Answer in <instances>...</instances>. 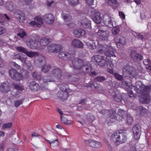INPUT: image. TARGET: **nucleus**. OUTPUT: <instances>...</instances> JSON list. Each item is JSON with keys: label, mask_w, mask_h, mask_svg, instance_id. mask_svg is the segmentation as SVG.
Masks as SVG:
<instances>
[{"label": "nucleus", "mask_w": 151, "mask_h": 151, "mask_svg": "<svg viewBox=\"0 0 151 151\" xmlns=\"http://www.w3.org/2000/svg\"><path fill=\"white\" fill-rule=\"evenodd\" d=\"M127 139V136L125 134L120 132L115 133L111 135L110 141L113 145L117 146L125 143Z\"/></svg>", "instance_id": "nucleus-1"}, {"label": "nucleus", "mask_w": 151, "mask_h": 151, "mask_svg": "<svg viewBox=\"0 0 151 151\" xmlns=\"http://www.w3.org/2000/svg\"><path fill=\"white\" fill-rule=\"evenodd\" d=\"M106 47H105V48L108 49V50L104 52L105 55L108 57V58H106V61L108 62L107 66L108 68L109 69H111L113 68L114 66V64L112 63L113 59H111L110 57L111 56L116 57V56L114 53L113 49L112 47L110 45L109 46L108 45H106Z\"/></svg>", "instance_id": "nucleus-2"}, {"label": "nucleus", "mask_w": 151, "mask_h": 151, "mask_svg": "<svg viewBox=\"0 0 151 151\" xmlns=\"http://www.w3.org/2000/svg\"><path fill=\"white\" fill-rule=\"evenodd\" d=\"M135 69L130 66H125L122 69V74L124 77H134L135 76Z\"/></svg>", "instance_id": "nucleus-3"}, {"label": "nucleus", "mask_w": 151, "mask_h": 151, "mask_svg": "<svg viewBox=\"0 0 151 151\" xmlns=\"http://www.w3.org/2000/svg\"><path fill=\"white\" fill-rule=\"evenodd\" d=\"M86 65L87 64H83V62L81 60L75 58L72 60L71 66L73 68L74 72H76L78 70L81 69Z\"/></svg>", "instance_id": "nucleus-4"}, {"label": "nucleus", "mask_w": 151, "mask_h": 151, "mask_svg": "<svg viewBox=\"0 0 151 151\" xmlns=\"http://www.w3.org/2000/svg\"><path fill=\"white\" fill-rule=\"evenodd\" d=\"M129 88L132 90L134 89V90H137V89L140 91L146 92L149 91L150 90L148 86H146L142 84L140 81H137L136 82L135 86L131 85L129 86Z\"/></svg>", "instance_id": "nucleus-5"}, {"label": "nucleus", "mask_w": 151, "mask_h": 151, "mask_svg": "<svg viewBox=\"0 0 151 151\" xmlns=\"http://www.w3.org/2000/svg\"><path fill=\"white\" fill-rule=\"evenodd\" d=\"M99 113L104 115V117L106 116L107 117H110L113 119L116 118L117 114L115 110L111 109L108 110L103 109L99 112Z\"/></svg>", "instance_id": "nucleus-6"}, {"label": "nucleus", "mask_w": 151, "mask_h": 151, "mask_svg": "<svg viewBox=\"0 0 151 151\" xmlns=\"http://www.w3.org/2000/svg\"><path fill=\"white\" fill-rule=\"evenodd\" d=\"M9 73L11 77L16 81H19L22 80L23 78L22 74L14 69H12L9 70Z\"/></svg>", "instance_id": "nucleus-7"}, {"label": "nucleus", "mask_w": 151, "mask_h": 151, "mask_svg": "<svg viewBox=\"0 0 151 151\" xmlns=\"http://www.w3.org/2000/svg\"><path fill=\"white\" fill-rule=\"evenodd\" d=\"M110 34L109 31L101 29H99V32H97L98 37L101 40H107Z\"/></svg>", "instance_id": "nucleus-8"}, {"label": "nucleus", "mask_w": 151, "mask_h": 151, "mask_svg": "<svg viewBox=\"0 0 151 151\" xmlns=\"http://www.w3.org/2000/svg\"><path fill=\"white\" fill-rule=\"evenodd\" d=\"M62 16L64 20L65 24L69 27L73 26V24L72 23V18L71 16L68 13H63L62 14Z\"/></svg>", "instance_id": "nucleus-9"}, {"label": "nucleus", "mask_w": 151, "mask_h": 151, "mask_svg": "<svg viewBox=\"0 0 151 151\" xmlns=\"http://www.w3.org/2000/svg\"><path fill=\"white\" fill-rule=\"evenodd\" d=\"M114 40L118 48L122 47L126 44V39L124 37L118 35L115 38Z\"/></svg>", "instance_id": "nucleus-10"}, {"label": "nucleus", "mask_w": 151, "mask_h": 151, "mask_svg": "<svg viewBox=\"0 0 151 151\" xmlns=\"http://www.w3.org/2000/svg\"><path fill=\"white\" fill-rule=\"evenodd\" d=\"M79 24L82 27L88 29L91 28V21L85 17H83L80 20Z\"/></svg>", "instance_id": "nucleus-11"}, {"label": "nucleus", "mask_w": 151, "mask_h": 151, "mask_svg": "<svg viewBox=\"0 0 151 151\" xmlns=\"http://www.w3.org/2000/svg\"><path fill=\"white\" fill-rule=\"evenodd\" d=\"M132 130L134 138L137 140L139 139L141 134V127L138 125H136L133 127Z\"/></svg>", "instance_id": "nucleus-12"}, {"label": "nucleus", "mask_w": 151, "mask_h": 151, "mask_svg": "<svg viewBox=\"0 0 151 151\" xmlns=\"http://www.w3.org/2000/svg\"><path fill=\"white\" fill-rule=\"evenodd\" d=\"M84 142L87 145L96 148L100 147L101 146V144L99 142L92 139L85 140Z\"/></svg>", "instance_id": "nucleus-13"}, {"label": "nucleus", "mask_w": 151, "mask_h": 151, "mask_svg": "<svg viewBox=\"0 0 151 151\" xmlns=\"http://www.w3.org/2000/svg\"><path fill=\"white\" fill-rule=\"evenodd\" d=\"M38 42L37 41L30 40L27 43V45L29 48L33 50L38 49L41 50L43 49L44 48L41 47L40 46H38Z\"/></svg>", "instance_id": "nucleus-14"}, {"label": "nucleus", "mask_w": 151, "mask_h": 151, "mask_svg": "<svg viewBox=\"0 0 151 151\" xmlns=\"http://www.w3.org/2000/svg\"><path fill=\"white\" fill-rule=\"evenodd\" d=\"M61 71L59 68L54 69L52 71L51 76L55 79H60L61 77Z\"/></svg>", "instance_id": "nucleus-15"}, {"label": "nucleus", "mask_w": 151, "mask_h": 151, "mask_svg": "<svg viewBox=\"0 0 151 151\" xmlns=\"http://www.w3.org/2000/svg\"><path fill=\"white\" fill-rule=\"evenodd\" d=\"M94 59L97 62L99 63V65L103 66L106 64V61L104 56L100 55H96L94 56Z\"/></svg>", "instance_id": "nucleus-16"}, {"label": "nucleus", "mask_w": 151, "mask_h": 151, "mask_svg": "<svg viewBox=\"0 0 151 151\" xmlns=\"http://www.w3.org/2000/svg\"><path fill=\"white\" fill-rule=\"evenodd\" d=\"M96 119L95 117L91 113H89L86 116L84 123L87 124H90Z\"/></svg>", "instance_id": "nucleus-17"}, {"label": "nucleus", "mask_w": 151, "mask_h": 151, "mask_svg": "<svg viewBox=\"0 0 151 151\" xmlns=\"http://www.w3.org/2000/svg\"><path fill=\"white\" fill-rule=\"evenodd\" d=\"M15 16L20 22H23L25 19V17L24 14L21 11H16L14 13Z\"/></svg>", "instance_id": "nucleus-18"}, {"label": "nucleus", "mask_w": 151, "mask_h": 151, "mask_svg": "<svg viewBox=\"0 0 151 151\" xmlns=\"http://www.w3.org/2000/svg\"><path fill=\"white\" fill-rule=\"evenodd\" d=\"M30 24L33 25H36L37 27H39L43 24L42 18L40 17H37L35 18L34 21L31 22Z\"/></svg>", "instance_id": "nucleus-19"}, {"label": "nucleus", "mask_w": 151, "mask_h": 151, "mask_svg": "<svg viewBox=\"0 0 151 151\" xmlns=\"http://www.w3.org/2000/svg\"><path fill=\"white\" fill-rule=\"evenodd\" d=\"M103 19L105 24L109 27L113 26L112 22L111 17L108 14L104 15Z\"/></svg>", "instance_id": "nucleus-20"}, {"label": "nucleus", "mask_w": 151, "mask_h": 151, "mask_svg": "<svg viewBox=\"0 0 151 151\" xmlns=\"http://www.w3.org/2000/svg\"><path fill=\"white\" fill-rule=\"evenodd\" d=\"M10 89L8 83H2L0 86V90L3 93H6L10 91Z\"/></svg>", "instance_id": "nucleus-21"}, {"label": "nucleus", "mask_w": 151, "mask_h": 151, "mask_svg": "<svg viewBox=\"0 0 151 151\" xmlns=\"http://www.w3.org/2000/svg\"><path fill=\"white\" fill-rule=\"evenodd\" d=\"M44 19L47 23L51 24L54 21V17L51 14H48L45 15L44 17Z\"/></svg>", "instance_id": "nucleus-22"}, {"label": "nucleus", "mask_w": 151, "mask_h": 151, "mask_svg": "<svg viewBox=\"0 0 151 151\" xmlns=\"http://www.w3.org/2000/svg\"><path fill=\"white\" fill-rule=\"evenodd\" d=\"M93 21L96 23L99 24L102 20V17L101 16V14L98 12L95 13L94 15L92 18Z\"/></svg>", "instance_id": "nucleus-23"}, {"label": "nucleus", "mask_w": 151, "mask_h": 151, "mask_svg": "<svg viewBox=\"0 0 151 151\" xmlns=\"http://www.w3.org/2000/svg\"><path fill=\"white\" fill-rule=\"evenodd\" d=\"M73 33L76 37H79L84 35L86 34V32L81 29H75L73 31Z\"/></svg>", "instance_id": "nucleus-24"}, {"label": "nucleus", "mask_w": 151, "mask_h": 151, "mask_svg": "<svg viewBox=\"0 0 151 151\" xmlns=\"http://www.w3.org/2000/svg\"><path fill=\"white\" fill-rule=\"evenodd\" d=\"M44 138L47 142L49 143L50 145L54 148H56L59 146V143L58 139H56L55 140L50 141L45 138Z\"/></svg>", "instance_id": "nucleus-25"}, {"label": "nucleus", "mask_w": 151, "mask_h": 151, "mask_svg": "<svg viewBox=\"0 0 151 151\" xmlns=\"http://www.w3.org/2000/svg\"><path fill=\"white\" fill-rule=\"evenodd\" d=\"M51 42V40L46 37L42 38L40 41V44L41 46L45 47L46 46Z\"/></svg>", "instance_id": "nucleus-26"}, {"label": "nucleus", "mask_w": 151, "mask_h": 151, "mask_svg": "<svg viewBox=\"0 0 151 151\" xmlns=\"http://www.w3.org/2000/svg\"><path fill=\"white\" fill-rule=\"evenodd\" d=\"M29 86L31 90L34 91H37L40 89L39 85L34 81L30 83Z\"/></svg>", "instance_id": "nucleus-27"}, {"label": "nucleus", "mask_w": 151, "mask_h": 151, "mask_svg": "<svg viewBox=\"0 0 151 151\" xmlns=\"http://www.w3.org/2000/svg\"><path fill=\"white\" fill-rule=\"evenodd\" d=\"M72 45L74 47L77 48H81L83 46L81 42L78 40L74 39L72 42Z\"/></svg>", "instance_id": "nucleus-28"}, {"label": "nucleus", "mask_w": 151, "mask_h": 151, "mask_svg": "<svg viewBox=\"0 0 151 151\" xmlns=\"http://www.w3.org/2000/svg\"><path fill=\"white\" fill-rule=\"evenodd\" d=\"M58 56L61 58L66 59H69L72 55L70 53L65 52H62L58 54Z\"/></svg>", "instance_id": "nucleus-29"}, {"label": "nucleus", "mask_w": 151, "mask_h": 151, "mask_svg": "<svg viewBox=\"0 0 151 151\" xmlns=\"http://www.w3.org/2000/svg\"><path fill=\"white\" fill-rule=\"evenodd\" d=\"M58 96L61 100H63L66 99L68 96V94L66 91H61L58 93Z\"/></svg>", "instance_id": "nucleus-30"}, {"label": "nucleus", "mask_w": 151, "mask_h": 151, "mask_svg": "<svg viewBox=\"0 0 151 151\" xmlns=\"http://www.w3.org/2000/svg\"><path fill=\"white\" fill-rule=\"evenodd\" d=\"M150 98L148 94L142 95L139 99L140 101L143 103H147L149 102Z\"/></svg>", "instance_id": "nucleus-31"}, {"label": "nucleus", "mask_w": 151, "mask_h": 151, "mask_svg": "<svg viewBox=\"0 0 151 151\" xmlns=\"http://www.w3.org/2000/svg\"><path fill=\"white\" fill-rule=\"evenodd\" d=\"M51 68V67L50 65L45 63L42 66L41 70L44 73H47L50 70Z\"/></svg>", "instance_id": "nucleus-32"}, {"label": "nucleus", "mask_w": 151, "mask_h": 151, "mask_svg": "<svg viewBox=\"0 0 151 151\" xmlns=\"http://www.w3.org/2000/svg\"><path fill=\"white\" fill-rule=\"evenodd\" d=\"M5 6L8 10L11 11H13L15 8V6L14 4L9 1L6 2Z\"/></svg>", "instance_id": "nucleus-33"}, {"label": "nucleus", "mask_w": 151, "mask_h": 151, "mask_svg": "<svg viewBox=\"0 0 151 151\" xmlns=\"http://www.w3.org/2000/svg\"><path fill=\"white\" fill-rule=\"evenodd\" d=\"M61 122L66 125H70L73 123V122L71 120H68V119L64 116V115L61 117Z\"/></svg>", "instance_id": "nucleus-34"}, {"label": "nucleus", "mask_w": 151, "mask_h": 151, "mask_svg": "<svg viewBox=\"0 0 151 151\" xmlns=\"http://www.w3.org/2000/svg\"><path fill=\"white\" fill-rule=\"evenodd\" d=\"M143 63L147 69L151 70V62L150 60L148 59L144 60Z\"/></svg>", "instance_id": "nucleus-35"}, {"label": "nucleus", "mask_w": 151, "mask_h": 151, "mask_svg": "<svg viewBox=\"0 0 151 151\" xmlns=\"http://www.w3.org/2000/svg\"><path fill=\"white\" fill-rule=\"evenodd\" d=\"M25 54L30 58H32L38 56L39 55L38 52H36L28 51L27 50Z\"/></svg>", "instance_id": "nucleus-36"}, {"label": "nucleus", "mask_w": 151, "mask_h": 151, "mask_svg": "<svg viewBox=\"0 0 151 151\" xmlns=\"http://www.w3.org/2000/svg\"><path fill=\"white\" fill-rule=\"evenodd\" d=\"M55 44H51L47 47V49L48 51L50 52H55L59 51L58 50H55Z\"/></svg>", "instance_id": "nucleus-37"}, {"label": "nucleus", "mask_w": 151, "mask_h": 151, "mask_svg": "<svg viewBox=\"0 0 151 151\" xmlns=\"http://www.w3.org/2000/svg\"><path fill=\"white\" fill-rule=\"evenodd\" d=\"M107 3L110 6L114 7L118 5V3L117 0H108Z\"/></svg>", "instance_id": "nucleus-38"}, {"label": "nucleus", "mask_w": 151, "mask_h": 151, "mask_svg": "<svg viewBox=\"0 0 151 151\" xmlns=\"http://www.w3.org/2000/svg\"><path fill=\"white\" fill-rule=\"evenodd\" d=\"M50 76H46L43 77V81L44 82H52L54 81V78L51 76L50 74Z\"/></svg>", "instance_id": "nucleus-39"}, {"label": "nucleus", "mask_w": 151, "mask_h": 151, "mask_svg": "<svg viewBox=\"0 0 151 151\" xmlns=\"http://www.w3.org/2000/svg\"><path fill=\"white\" fill-rule=\"evenodd\" d=\"M13 85L14 87L16 89L21 91H23L24 89L23 86L21 84H17L13 83Z\"/></svg>", "instance_id": "nucleus-40"}, {"label": "nucleus", "mask_w": 151, "mask_h": 151, "mask_svg": "<svg viewBox=\"0 0 151 151\" xmlns=\"http://www.w3.org/2000/svg\"><path fill=\"white\" fill-rule=\"evenodd\" d=\"M128 92L129 96L131 97H133L136 93L137 91L134 90V89L132 90V89H130L129 88V86H128Z\"/></svg>", "instance_id": "nucleus-41"}, {"label": "nucleus", "mask_w": 151, "mask_h": 151, "mask_svg": "<svg viewBox=\"0 0 151 151\" xmlns=\"http://www.w3.org/2000/svg\"><path fill=\"white\" fill-rule=\"evenodd\" d=\"M69 4L72 6H75L79 4L78 0H67Z\"/></svg>", "instance_id": "nucleus-42"}, {"label": "nucleus", "mask_w": 151, "mask_h": 151, "mask_svg": "<svg viewBox=\"0 0 151 151\" xmlns=\"http://www.w3.org/2000/svg\"><path fill=\"white\" fill-rule=\"evenodd\" d=\"M119 31V27H115L112 29V33L114 35H116L118 34Z\"/></svg>", "instance_id": "nucleus-43"}, {"label": "nucleus", "mask_w": 151, "mask_h": 151, "mask_svg": "<svg viewBox=\"0 0 151 151\" xmlns=\"http://www.w3.org/2000/svg\"><path fill=\"white\" fill-rule=\"evenodd\" d=\"M127 114V112L126 111L120 109L119 110L118 113V115L121 117L125 116Z\"/></svg>", "instance_id": "nucleus-44"}, {"label": "nucleus", "mask_w": 151, "mask_h": 151, "mask_svg": "<svg viewBox=\"0 0 151 151\" xmlns=\"http://www.w3.org/2000/svg\"><path fill=\"white\" fill-rule=\"evenodd\" d=\"M59 87L62 91H65L68 88V86L66 84H61L59 86Z\"/></svg>", "instance_id": "nucleus-45"}, {"label": "nucleus", "mask_w": 151, "mask_h": 151, "mask_svg": "<svg viewBox=\"0 0 151 151\" xmlns=\"http://www.w3.org/2000/svg\"><path fill=\"white\" fill-rule=\"evenodd\" d=\"M16 49L19 52H22L25 54L27 50L25 48L21 46H19L16 47Z\"/></svg>", "instance_id": "nucleus-46"}, {"label": "nucleus", "mask_w": 151, "mask_h": 151, "mask_svg": "<svg viewBox=\"0 0 151 151\" xmlns=\"http://www.w3.org/2000/svg\"><path fill=\"white\" fill-rule=\"evenodd\" d=\"M37 60L40 63H42L43 64H44L45 63V59L44 57L42 55L40 56L39 57Z\"/></svg>", "instance_id": "nucleus-47"}, {"label": "nucleus", "mask_w": 151, "mask_h": 151, "mask_svg": "<svg viewBox=\"0 0 151 151\" xmlns=\"http://www.w3.org/2000/svg\"><path fill=\"white\" fill-rule=\"evenodd\" d=\"M138 109L140 111V114L141 115H142L146 111V109L144 107L142 106L138 107Z\"/></svg>", "instance_id": "nucleus-48"}, {"label": "nucleus", "mask_w": 151, "mask_h": 151, "mask_svg": "<svg viewBox=\"0 0 151 151\" xmlns=\"http://www.w3.org/2000/svg\"><path fill=\"white\" fill-rule=\"evenodd\" d=\"M95 9L93 8L89 7L87 12V14L89 16H92L95 13Z\"/></svg>", "instance_id": "nucleus-49"}, {"label": "nucleus", "mask_w": 151, "mask_h": 151, "mask_svg": "<svg viewBox=\"0 0 151 151\" xmlns=\"http://www.w3.org/2000/svg\"><path fill=\"white\" fill-rule=\"evenodd\" d=\"M105 79V78L102 76H97L95 78V81L100 82L104 81Z\"/></svg>", "instance_id": "nucleus-50"}, {"label": "nucleus", "mask_w": 151, "mask_h": 151, "mask_svg": "<svg viewBox=\"0 0 151 151\" xmlns=\"http://www.w3.org/2000/svg\"><path fill=\"white\" fill-rule=\"evenodd\" d=\"M89 47L90 49H95L96 46L95 43L94 41H90L89 42Z\"/></svg>", "instance_id": "nucleus-51"}, {"label": "nucleus", "mask_w": 151, "mask_h": 151, "mask_svg": "<svg viewBox=\"0 0 151 151\" xmlns=\"http://www.w3.org/2000/svg\"><path fill=\"white\" fill-rule=\"evenodd\" d=\"M127 123L128 124H131L133 122L132 118L129 115H128L127 117Z\"/></svg>", "instance_id": "nucleus-52"}, {"label": "nucleus", "mask_w": 151, "mask_h": 151, "mask_svg": "<svg viewBox=\"0 0 151 151\" xmlns=\"http://www.w3.org/2000/svg\"><path fill=\"white\" fill-rule=\"evenodd\" d=\"M12 126V124L11 122L5 124L3 126L2 129H4L6 128H11Z\"/></svg>", "instance_id": "nucleus-53"}, {"label": "nucleus", "mask_w": 151, "mask_h": 151, "mask_svg": "<svg viewBox=\"0 0 151 151\" xmlns=\"http://www.w3.org/2000/svg\"><path fill=\"white\" fill-rule=\"evenodd\" d=\"M114 76L118 80L122 81L123 79L122 76L117 73H115Z\"/></svg>", "instance_id": "nucleus-54"}, {"label": "nucleus", "mask_w": 151, "mask_h": 151, "mask_svg": "<svg viewBox=\"0 0 151 151\" xmlns=\"http://www.w3.org/2000/svg\"><path fill=\"white\" fill-rule=\"evenodd\" d=\"M25 64L27 68L29 69V70H31L32 69L33 67L32 66L31 63L29 61H26Z\"/></svg>", "instance_id": "nucleus-55"}, {"label": "nucleus", "mask_w": 151, "mask_h": 151, "mask_svg": "<svg viewBox=\"0 0 151 151\" xmlns=\"http://www.w3.org/2000/svg\"><path fill=\"white\" fill-rule=\"evenodd\" d=\"M33 77L36 80H40L41 79V77L40 75H37V72H34L32 74Z\"/></svg>", "instance_id": "nucleus-56"}, {"label": "nucleus", "mask_w": 151, "mask_h": 151, "mask_svg": "<svg viewBox=\"0 0 151 151\" xmlns=\"http://www.w3.org/2000/svg\"><path fill=\"white\" fill-rule=\"evenodd\" d=\"M55 49L56 50H58L59 51L55 52H58L62 50L63 48L62 46L60 45L55 44Z\"/></svg>", "instance_id": "nucleus-57"}, {"label": "nucleus", "mask_w": 151, "mask_h": 151, "mask_svg": "<svg viewBox=\"0 0 151 151\" xmlns=\"http://www.w3.org/2000/svg\"><path fill=\"white\" fill-rule=\"evenodd\" d=\"M96 81H95L93 83H92L90 86L91 87H94L96 88H97L99 87L100 86V85L98 84Z\"/></svg>", "instance_id": "nucleus-58"}, {"label": "nucleus", "mask_w": 151, "mask_h": 151, "mask_svg": "<svg viewBox=\"0 0 151 151\" xmlns=\"http://www.w3.org/2000/svg\"><path fill=\"white\" fill-rule=\"evenodd\" d=\"M23 102V100H22L17 101L14 102L15 106L16 107H18L22 104Z\"/></svg>", "instance_id": "nucleus-59"}, {"label": "nucleus", "mask_w": 151, "mask_h": 151, "mask_svg": "<svg viewBox=\"0 0 151 151\" xmlns=\"http://www.w3.org/2000/svg\"><path fill=\"white\" fill-rule=\"evenodd\" d=\"M137 54L138 53H137L136 51L134 50H132L131 51L130 56L133 59H135L136 56H137Z\"/></svg>", "instance_id": "nucleus-60"}, {"label": "nucleus", "mask_w": 151, "mask_h": 151, "mask_svg": "<svg viewBox=\"0 0 151 151\" xmlns=\"http://www.w3.org/2000/svg\"><path fill=\"white\" fill-rule=\"evenodd\" d=\"M146 12H141L140 14L141 18L142 20H144L147 18V15Z\"/></svg>", "instance_id": "nucleus-61"}, {"label": "nucleus", "mask_w": 151, "mask_h": 151, "mask_svg": "<svg viewBox=\"0 0 151 151\" xmlns=\"http://www.w3.org/2000/svg\"><path fill=\"white\" fill-rule=\"evenodd\" d=\"M17 35L20 36L21 38H23L26 35V33L24 31L22 30L20 32L18 33Z\"/></svg>", "instance_id": "nucleus-62"}, {"label": "nucleus", "mask_w": 151, "mask_h": 151, "mask_svg": "<svg viewBox=\"0 0 151 151\" xmlns=\"http://www.w3.org/2000/svg\"><path fill=\"white\" fill-rule=\"evenodd\" d=\"M119 14L122 20H123L125 19V15L122 12L119 11Z\"/></svg>", "instance_id": "nucleus-63"}, {"label": "nucleus", "mask_w": 151, "mask_h": 151, "mask_svg": "<svg viewBox=\"0 0 151 151\" xmlns=\"http://www.w3.org/2000/svg\"><path fill=\"white\" fill-rule=\"evenodd\" d=\"M10 63L11 65H13L17 69H19L20 68V66L16 63L15 62L12 61L10 62Z\"/></svg>", "instance_id": "nucleus-64"}]
</instances>
